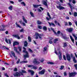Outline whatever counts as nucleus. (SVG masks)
<instances>
[{
    "mask_svg": "<svg viewBox=\"0 0 77 77\" xmlns=\"http://www.w3.org/2000/svg\"><path fill=\"white\" fill-rule=\"evenodd\" d=\"M28 72L31 73V75H33V74H34V72L33 71L29 69L28 70Z\"/></svg>",
    "mask_w": 77,
    "mask_h": 77,
    "instance_id": "9d476101",
    "label": "nucleus"
},
{
    "mask_svg": "<svg viewBox=\"0 0 77 77\" xmlns=\"http://www.w3.org/2000/svg\"><path fill=\"white\" fill-rule=\"evenodd\" d=\"M3 48H4V49H6L7 50H9V48H6V47L5 46H3Z\"/></svg>",
    "mask_w": 77,
    "mask_h": 77,
    "instance_id": "a19ab883",
    "label": "nucleus"
},
{
    "mask_svg": "<svg viewBox=\"0 0 77 77\" xmlns=\"http://www.w3.org/2000/svg\"><path fill=\"white\" fill-rule=\"evenodd\" d=\"M64 76H66V75H67V74L66 72H64Z\"/></svg>",
    "mask_w": 77,
    "mask_h": 77,
    "instance_id": "680f3d73",
    "label": "nucleus"
},
{
    "mask_svg": "<svg viewBox=\"0 0 77 77\" xmlns=\"http://www.w3.org/2000/svg\"><path fill=\"white\" fill-rule=\"evenodd\" d=\"M72 30H73V29L72 28H70L68 29V32H72Z\"/></svg>",
    "mask_w": 77,
    "mask_h": 77,
    "instance_id": "a211bd4d",
    "label": "nucleus"
},
{
    "mask_svg": "<svg viewBox=\"0 0 77 77\" xmlns=\"http://www.w3.org/2000/svg\"><path fill=\"white\" fill-rule=\"evenodd\" d=\"M20 61V59H19L18 60L17 62L16 63H17V64H18L19 63V62Z\"/></svg>",
    "mask_w": 77,
    "mask_h": 77,
    "instance_id": "6e6d98bb",
    "label": "nucleus"
},
{
    "mask_svg": "<svg viewBox=\"0 0 77 77\" xmlns=\"http://www.w3.org/2000/svg\"><path fill=\"white\" fill-rule=\"evenodd\" d=\"M72 35L73 36V37H74V38H75V37H76V35H75V34H72Z\"/></svg>",
    "mask_w": 77,
    "mask_h": 77,
    "instance_id": "3c124183",
    "label": "nucleus"
},
{
    "mask_svg": "<svg viewBox=\"0 0 77 77\" xmlns=\"http://www.w3.org/2000/svg\"><path fill=\"white\" fill-rule=\"evenodd\" d=\"M48 64H51V65H54V63L53 62H48L47 63Z\"/></svg>",
    "mask_w": 77,
    "mask_h": 77,
    "instance_id": "bb28decb",
    "label": "nucleus"
},
{
    "mask_svg": "<svg viewBox=\"0 0 77 77\" xmlns=\"http://www.w3.org/2000/svg\"><path fill=\"white\" fill-rule=\"evenodd\" d=\"M47 50V47H45L44 48L43 50L44 52H45V51H46Z\"/></svg>",
    "mask_w": 77,
    "mask_h": 77,
    "instance_id": "393cba45",
    "label": "nucleus"
},
{
    "mask_svg": "<svg viewBox=\"0 0 77 77\" xmlns=\"http://www.w3.org/2000/svg\"><path fill=\"white\" fill-rule=\"evenodd\" d=\"M32 68H33V69H36L38 68V67L36 66H34L33 65Z\"/></svg>",
    "mask_w": 77,
    "mask_h": 77,
    "instance_id": "473e14b6",
    "label": "nucleus"
},
{
    "mask_svg": "<svg viewBox=\"0 0 77 77\" xmlns=\"http://www.w3.org/2000/svg\"><path fill=\"white\" fill-rule=\"evenodd\" d=\"M5 76H6V77H9V76L8 75V74H7V73L5 74Z\"/></svg>",
    "mask_w": 77,
    "mask_h": 77,
    "instance_id": "774afa93",
    "label": "nucleus"
},
{
    "mask_svg": "<svg viewBox=\"0 0 77 77\" xmlns=\"http://www.w3.org/2000/svg\"><path fill=\"white\" fill-rule=\"evenodd\" d=\"M18 48L19 49V50L20 51H21V47H19Z\"/></svg>",
    "mask_w": 77,
    "mask_h": 77,
    "instance_id": "c03bdc74",
    "label": "nucleus"
},
{
    "mask_svg": "<svg viewBox=\"0 0 77 77\" xmlns=\"http://www.w3.org/2000/svg\"><path fill=\"white\" fill-rule=\"evenodd\" d=\"M22 72L23 73H27V72H26V71L24 70H22Z\"/></svg>",
    "mask_w": 77,
    "mask_h": 77,
    "instance_id": "de8ad7c7",
    "label": "nucleus"
},
{
    "mask_svg": "<svg viewBox=\"0 0 77 77\" xmlns=\"http://www.w3.org/2000/svg\"><path fill=\"white\" fill-rule=\"evenodd\" d=\"M27 41H25L24 42V47H27Z\"/></svg>",
    "mask_w": 77,
    "mask_h": 77,
    "instance_id": "4be33fe9",
    "label": "nucleus"
},
{
    "mask_svg": "<svg viewBox=\"0 0 77 77\" xmlns=\"http://www.w3.org/2000/svg\"><path fill=\"white\" fill-rule=\"evenodd\" d=\"M16 27H19V28H21V26H20L18 24V23L16 22Z\"/></svg>",
    "mask_w": 77,
    "mask_h": 77,
    "instance_id": "6ab92c4d",
    "label": "nucleus"
},
{
    "mask_svg": "<svg viewBox=\"0 0 77 77\" xmlns=\"http://www.w3.org/2000/svg\"><path fill=\"white\" fill-rule=\"evenodd\" d=\"M14 50L18 54H20V52H19V51H17V48H14Z\"/></svg>",
    "mask_w": 77,
    "mask_h": 77,
    "instance_id": "412c9836",
    "label": "nucleus"
},
{
    "mask_svg": "<svg viewBox=\"0 0 77 77\" xmlns=\"http://www.w3.org/2000/svg\"><path fill=\"white\" fill-rule=\"evenodd\" d=\"M8 9H9V10H10V11H12V6H10L8 7Z\"/></svg>",
    "mask_w": 77,
    "mask_h": 77,
    "instance_id": "2f4dec72",
    "label": "nucleus"
},
{
    "mask_svg": "<svg viewBox=\"0 0 77 77\" xmlns=\"http://www.w3.org/2000/svg\"><path fill=\"white\" fill-rule=\"evenodd\" d=\"M28 50L29 51V52H30V53H33V51L30 48H29Z\"/></svg>",
    "mask_w": 77,
    "mask_h": 77,
    "instance_id": "ea45409f",
    "label": "nucleus"
},
{
    "mask_svg": "<svg viewBox=\"0 0 77 77\" xmlns=\"http://www.w3.org/2000/svg\"><path fill=\"white\" fill-rule=\"evenodd\" d=\"M12 36L14 37H15V38H17V39H20V37L19 36V35H12Z\"/></svg>",
    "mask_w": 77,
    "mask_h": 77,
    "instance_id": "6e6552de",
    "label": "nucleus"
},
{
    "mask_svg": "<svg viewBox=\"0 0 77 77\" xmlns=\"http://www.w3.org/2000/svg\"><path fill=\"white\" fill-rule=\"evenodd\" d=\"M69 26H71V25H72V23H71V22H69Z\"/></svg>",
    "mask_w": 77,
    "mask_h": 77,
    "instance_id": "4d7b16f0",
    "label": "nucleus"
},
{
    "mask_svg": "<svg viewBox=\"0 0 77 77\" xmlns=\"http://www.w3.org/2000/svg\"><path fill=\"white\" fill-rule=\"evenodd\" d=\"M69 5V7L71 9H72V6H71V5L69 3L68 4Z\"/></svg>",
    "mask_w": 77,
    "mask_h": 77,
    "instance_id": "864d4df0",
    "label": "nucleus"
},
{
    "mask_svg": "<svg viewBox=\"0 0 77 77\" xmlns=\"http://www.w3.org/2000/svg\"><path fill=\"white\" fill-rule=\"evenodd\" d=\"M5 42H7V43L8 44L9 43V42H8V39H7V38H6L5 39Z\"/></svg>",
    "mask_w": 77,
    "mask_h": 77,
    "instance_id": "8fccbe9b",
    "label": "nucleus"
},
{
    "mask_svg": "<svg viewBox=\"0 0 77 77\" xmlns=\"http://www.w3.org/2000/svg\"><path fill=\"white\" fill-rule=\"evenodd\" d=\"M60 69H61V70H62V69H63V68H64V66H60Z\"/></svg>",
    "mask_w": 77,
    "mask_h": 77,
    "instance_id": "58836bf2",
    "label": "nucleus"
},
{
    "mask_svg": "<svg viewBox=\"0 0 77 77\" xmlns=\"http://www.w3.org/2000/svg\"><path fill=\"white\" fill-rule=\"evenodd\" d=\"M74 17H77V13L76 12H75L74 13Z\"/></svg>",
    "mask_w": 77,
    "mask_h": 77,
    "instance_id": "37998d69",
    "label": "nucleus"
},
{
    "mask_svg": "<svg viewBox=\"0 0 77 77\" xmlns=\"http://www.w3.org/2000/svg\"><path fill=\"white\" fill-rule=\"evenodd\" d=\"M28 67V68H30V67H33V65H28L27 66Z\"/></svg>",
    "mask_w": 77,
    "mask_h": 77,
    "instance_id": "79ce46f5",
    "label": "nucleus"
},
{
    "mask_svg": "<svg viewBox=\"0 0 77 77\" xmlns=\"http://www.w3.org/2000/svg\"><path fill=\"white\" fill-rule=\"evenodd\" d=\"M49 18H48V17H46V18L47 20L48 21H49V20H50V19H51V18H50V17H49Z\"/></svg>",
    "mask_w": 77,
    "mask_h": 77,
    "instance_id": "a18cd8bd",
    "label": "nucleus"
},
{
    "mask_svg": "<svg viewBox=\"0 0 77 77\" xmlns=\"http://www.w3.org/2000/svg\"><path fill=\"white\" fill-rule=\"evenodd\" d=\"M33 7H34V8H38V6H41V5H33Z\"/></svg>",
    "mask_w": 77,
    "mask_h": 77,
    "instance_id": "f8f14e48",
    "label": "nucleus"
},
{
    "mask_svg": "<svg viewBox=\"0 0 77 77\" xmlns=\"http://www.w3.org/2000/svg\"><path fill=\"white\" fill-rule=\"evenodd\" d=\"M19 44V42H17L15 41L14 42H13V46H15V45H18Z\"/></svg>",
    "mask_w": 77,
    "mask_h": 77,
    "instance_id": "ddd939ff",
    "label": "nucleus"
},
{
    "mask_svg": "<svg viewBox=\"0 0 77 77\" xmlns=\"http://www.w3.org/2000/svg\"><path fill=\"white\" fill-rule=\"evenodd\" d=\"M14 71H17V68H15L14 69Z\"/></svg>",
    "mask_w": 77,
    "mask_h": 77,
    "instance_id": "69168bd1",
    "label": "nucleus"
},
{
    "mask_svg": "<svg viewBox=\"0 0 77 77\" xmlns=\"http://www.w3.org/2000/svg\"><path fill=\"white\" fill-rule=\"evenodd\" d=\"M38 58H35L34 59L33 63H35V64H36L37 65H38L40 63V62L38 61Z\"/></svg>",
    "mask_w": 77,
    "mask_h": 77,
    "instance_id": "20e7f679",
    "label": "nucleus"
},
{
    "mask_svg": "<svg viewBox=\"0 0 77 77\" xmlns=\"http://www.w3.org/2000/svg\"><path fill=\"white\" fill-rule=\"evenodd\" d=\"M21 4L22 5V6H26V4H25L24 2H21Z\"/></svg>",
    "mask_w": 77,
    "mask_h": 77,
    "instance_id": "c756f323",
    "label": "nucleus"
},
{
    "mask_svg": "<svg viewBox=\"0 0 77 77\" xmlns=\"http://www.w3.org/2000/svg\"><path fill=\"white\" fill-rule=\"evenodd\" d=\"M43 29L44 30H45V31H47V27L46 26H44L43 27Z\"/></svg>",
    "mask_w": 77,
    "mask_h": 77,
    "instance_id": "c85d7f7f",
    "label": "nucleus"
},
{
    "mask_svg": "<svg viewBox=\"0 0 77 77\" xmlns=\"http://www.w3.org/2000/svg\"><path fill=\"white\" fill-rule=\"evenodd\" d=\"M58 57L59 60H61L62 59V54L60 52H59L58 53Z\"/></svg>",
    "mask_w": 77,
    "mask_h": 77,
    "instance_id": "0eeeda50",
    "label": "nucleus"
},
{
    "mask_svg": "<svg viewBox=\"0 0 77 77\" xmlns=\"http://www.w3.org/2000/svg\"><path fill=\"white\" fill-rule=\"evenodd\" d=\"M73 61L74 62V63H76V60H75V57H74L73 58Z\"/></svg>",
    "mask_w": 77,
    "mask_h": 77,
    "instance_id": "4c0bfd02",
    "label": "nucleus"
},
{
    "mask_svg": "<svg viewBox=\"0 0 77 77\" xmlns=\"http://www.w3.org/2000/svg\"><path fill=\"white\" fill-rule=\"evenodd\" d=\"M71 57H70V55L69 54H68V60L69 62H71Z\"/></svg>",
    "mask_w": 77,
    "mask_h": 77,
    "instance_id": "4468645a",
    "label": "nucleus"
},
{
    "mask_svg": "<svg viewBox=\"0 0 77 77\" xmlns=\"http://www.w3.org/2000/svg\"><path fill=\"white\" fill-rule=\"evenodd\" d=\"M11 61H12V65H15L14 63V60H11Z\"/></svg>",
    "mask_w": 77,
    "mask_h": 77,
    "instance_id": "603ef678",
    "label": "nucleus"
},
{
    "mask_svg": "<svg viewBox=\"0 0 77 77\" xmlns=\"http://www.w3.org/2000/svg\"><path fill=\"white\" fill-rule=\"evenodd\" d=\"M57 7L58 9H60V10L65 9V8L61 6V5H59V6H57Z\"/></svg>",
    "mask_w": 77,
    "mask_h": 77,
    "instance_id": "423d86ee",
    "label": "nucleus"
},
{
    "mask_svg": "<svg viewBox=\"0 0 77 77\" xmlns=\"http://www.w3.org/2000/svg\"><path fill=\"white\" fill-rule=\"evenodd\" d=\"M22 24H23V26H26V23H23Z\"/></svg>",
    "mask_w": 77,
    "mask_h": 77,
    "instance_id": "338daca9",
    "label": "nucleus"
},
{
    "mask_svg": "<svg viewBox=\"0 0 77 77\" xmlns=\"http://www.w3.org/2000/svg\"><path fill=\"white\" fill-rule=\"evenodd\" d=\"M45 69H43V70H42L41 72H39L38 73L39 74H41V75L44 74L45 73Z\"/></svg>",
    "mask_w": 77,
    "mask_h": 77,
    "instance_id": "1a4fd4ad",
    "label": "nucleus"
},
{
    "mask_svg": "<svg viewBox=\"0 0 77 77\" xmlns=\"http://www.w3.org/2000/svg\"><path fill=\"white\" fill-rule=\"evenodd\" d=\"M28 39L30 42L32 41V39H31V38H30V36H28Z\"/></svg>",
    "mask_w": 77,
    "mask_h": 77,
    "instance_id": "cd10ccee",
    "label": "nucleus"
},
{
    "mask_svg": "<svg viewBox=\"0 0 77 77\" xmlns=\"http://www.w3.org/2000/svg\"><path fill=\"white\" fill-rule=\"evenodd\" d=\"M51 30H52V31H53V32L54 33V32H55V31H54V29L52 28H51Z\"/></svg>",
    "mask_w": 77,
    "mask_h": 77,
    "instance_id": "49530a36",
    "label": "nucleus"
},
{
    "mask_svg": "<svg viewBox=\"0 0 77 77\" xmlns=\"http://www.w3.org/2000/svg\"><path fill=\"white\" fill-rule=\"evenodd\" d=\"M23 53H25L27 54L23 56L25 59H26V57H29V53H28V52L26 51L23 50Z\"/></svg>",
    "mask_w": 77,
    "mask_h": 77,
    "instance_id": "f03ea898",
    "label": "nucleus"
},
{
    "mask_svg": "<svg viewBox=\"0 0 77 77\" xmlns=\"http://www.w3.org/2000/svg\"><path fill=\"white\" fill-rule=\"evenodd\" d=\"M61 35L62 36V38H63V39H66V38H67L66 36V35H63V34L62 33H61Z\"/></svg>",
    "mask_w": 77,
    "mask_h": 77,
    "instance_id": "9b49d317",
    "label": "nucleus"
},
{
    "mask_svg": "<svg viewBox=\"0 0 77 77\" xmlns=\"http://www.w3.org/2000/svg\"><path fill=\"white\" fill-rule=\"evenodd\" d=\"M66 47V43H64L63 47Z\"/></svg>",
    "mask_w": 77,
    "mask_h": 77,
    "instance_id": "052dcab7",
    "label": "nucleus"
},
{
    "mask_svg": "<svg viewBox=\"0 0 77 77\" xmlns=\"http://www.w3.org/2000/svg\"><path fill=\"white\" fill-rule=\"evenodd\" d=\"M23 20L24 21V22L25 23H27V20L25 19V18L24 17H23Z\"/></svg>",
    "mask_w": 77,
    "mask_h": 77,
    "instance_id": "5701e85b",
    "label": "nucleus"
},
{
    "mask_svg": "<svg viewBox=\"0 0 77 77\" xmlns=\"http://www.w3.org/2000/svg\"><path fill=\"white\" fill-rule=\"evenodd\" d=\"M38 29H42V26L40 25H38Z\"/></svg>",
    "mask_w": 77,
    "mask_h": 77,
    "instance_id": "f704fd0d",
    "label": "nucleus"
},
{
    "mask_svg": "<svg viewBox=\"0 0 77 77\" xmlns=\"http://www.w3.org/2000/svg\"><path fill=\"white\" fill-rule=\"evenodd\" d=\"M59 1H60V3H63V2L65 1L64 0H59Z\"/></svg>",
    "mask_w": 77,
    "mask_h": 77,
    "instance_id": "5fc2aeb1",
    "label": "nucleus"
},
{
    "mask_svg": "<svg viewBox=\"0 0 77 77\" xmlns=\"http://www.w3.org/2000/svg\"><path fill=\"white\" fill-rule=\"evenodd\" d=\"M47 2H45V1H43V3L45 5V6H47Z\"/></svg>",
    "mask_w": 77,
    "mask_h": 77,
    "instance_id": "f3484780",
    "label": "nucleus"
},
{
    "mask_svg": "<svg viewBox=\"0 0 77 77\" xmlns=\"http://www.w3.org/2000/svg\"><path fill=\"white\" fill-rule=\"evenodd\" d=\"M77 74V73L75 72H74L73 73H69V77H74L75 75Z\"/></svg>",
    "mask_w": 77,
    "mask_h": 77,
    "instance_id": "39448f33",
    "label": "nucleus"
},
{
    "mask_svg": "<svg viewBox=\"0 0 77 77\" xmlns=\"http://www.w3.org/2000/svg\"><path fill=\"white\" fill-rule=\"evenodd\" d=\"M11 54H12V56H14V57H15V53L12 51H11Z\"/></svg>",
    "mask_w": 77,
    "mask_h": 77,
    "instance_id": "b1692460",
    "label": "nucleus"
},
{
    "mask_svg": "<svg viewBox=\"0 0 77 77\" xmlns=\"http://www.w3.org/2000/svg\"><path fill=\"white\" fill-rule=\"evenodd\" d=\"M24 31V29H22L21 30H20V32H23Z\"/></svg>",
    "mask_w": 77,
    "mask_h": 77,
    "instance_id": "0e129e2a",
    "label": "nucleus"
},
{
    "mask_svg": "<svg viewBox=\"0 0 77 77\" xmlns=\"http://www.w3.org/2000/svg\"><path fill=\"white\" fill-rule=\"evenodd\" d=\"M35 38L36 39H38V37L40 39H42V37L43 36V35L42 34H39L38 32L35 33Z\"/></svg>",
    "mask_w": 77,
    "mask_h": 77,
    "instance_id": "f257e3e1",
    "label": "nucleus"
},
{
    "mask_svg": "<svg viewBox=\"0 0 77 77\" xmlns=\"http://www.w3.org/2000/svg\"><path fill=\"white\" fill-rule=\"evenodd\" d=\"M74 66L75 67V69H77V64H75L74 65Z\"/></svg>",
    "mask_w": 77,
    "mask_h": 77,
    "instance_id": "13d9d810",
    "label": "nucleus"
},
{
    "mask_svg": "<svg viewBox=\"0 0 77 77\" xmlns=\"http://www.w3.org/2000/svg\"><path fill=\"white\" fill-rule=\"evenodd\" d=\"M0 31H4V30H5V29H0Z\"/></svg>",
    "mask_w": 77,
    "mask_h": 77,
    "instance_id": "e2e57ef3",
    "label": "nucleus"
},
{
    "mask_svg": "<svg viewBox=\"0 0 77 77\" xmlns=\"http://www.w3.org/2000/svg\"><path fill=\"white\" fill-rule=\"evenodd\" d=\"M72 3H73V4H75L76 2H75V0H72Z\"/></svg>",
    "mask_w": 77,
    "mask_h": 77,
    "instance_id": "09e8293b",
    "label": "nucleus"
},
{
    "mask_svg": "<svg viewBox=\"0 0 77 77\" xmlns=\"http://www.w3.org/2000/svg\"><path fill=\"white\" fill-rule=\"evenodd\" d=\"M21 75H23V74L22 73V72H16L15 73V74L14 75V76H16V77H20L21 76Z\"/></svg>",
    "mask_w": 77,
    "mask_h": 77,
    "instance_id": "7ed1b4c3",
    "label": "nucleus"
},
{
    "mask_svg": "<svg viewBox=\"0 0 77 77\" xmlns=\"http://www.w3.org/2000/svg\"><path fill=\"white\" fill-rule=\"evenodd\" d=\"M30 14L32 17H34V14H33V13L30 12Z\"/></svg>",
    "mask_w": 77,
    "mask_h": 77,
    "instance_id": "72a5a7b5",
    "label": "nucleus"
},
{
    "mask_svg": "<svg viewBox=\"0 0 77 77\" xmlns=\"http://www.w3.org/2000/svg\"><path fill=\"white\" fill-rule=\"evenodd\" d=\"M47 14L48 16L50 18H51V16H50V14L48 12H47Z\"/></svg>",
    "mask_w": 77,
    "mask_h": 77,
    "instance_id": "c9c22d12",
    "label": "nucleus"
},
{
    "mask_svg": "<svg viewBox=\"0 0 77 77\" xmlns=\"http://www.w3.org/2000/svg\"><path fill=\"white\" fill-rule=\"evenodd\" d=\"M70 37L72 41V42L73 43H74V39H73V38L70 35Z\"/></svg>",
    "mask_w": 77,
    "mask_h": 77,
    "instance_id": "aec40b11",
    "label": "nucleus"
},
{
    "mask_svg": "<svg viewBox=\"0 0 77 77\" xmlns=\"http://www.w3.org/2000/svg\"><path fill=\"white\" fill-rule=\"evenodd\" d=\"M60 31H58L57 32V33H56V32H54V34H55L57 36H58L60 34Z\"/></svg>",
    "mask_w": 77,
    "mask_h": 77,
    "instance_id": "dca6fc26",
    "label": "nucleus"
},
{
    "mask_svg": "<svg viewBox=\"0 0 77 77\" xmlns=\"http://www.w3.org/2000/svg\"><path fill=\"white\" fill-rule=\"evenodd\" d=\"M63 57L64 59V60H66V57H65V55H63Z\"/></svg>",
    "mask_w": 77,
    "mask_h": 77,
    "instance_id": "bf43d9fd",
    "label": "nucleus"
},
{
    "mask_svg": "<svg viewBox=\"0 0 77 77\" xmlns=\"http://www.w3.org/2000/svg\"><path fill=\"white\" fill-rule=\"evenodd\" d=\"M48 24H49L50 26H53V27H55V24L54 23H50V22H48Z\"/></svg>",
    "mask_w": 77,
    "mask_h": 77,
    "instance_id": "2eb2a0df",
    "label": "nucleus"
},
{
    "mask_svg": "<svg viewBox=\"0 0 77 77\" xmlns=\"http://www.w3.org/2000/svg\"><path fill=\"white\" fill-rule=\"evenodd\" d=\"M44 58H42L41 60H40V62H42V63H43V62H44Z\"/></svg>",
    "mask_w": 77,
    "mask_h": 77,
    "instance_id": "e433bc0d",
    "label": "nucleus"
},
{
    "mask_svg": "<svg viewBox=\"0 0 77 77\" xmlns=\"http://www.w3.org/2000/svg\"><path fill=\"white\" fill-rule=\"evenodd\" d=\"M37 23L38 24H39V25H41V24H42V22H41L39 20L37 21Z\"/></svg>",
    "mask_w": 77,
    "mask_h": 77,
    "instance_id": "a878e982",
    "label": "nucleus"
},
{
    "mask_svg": "<svg viewBox=\"0 0 77 77\" xmlns=\"http://www.w3.org/2000/svg\"><path fill=\"white\" fill-rule=\"evenodd\" d=\"M57 41H58V39H55L54 40V43H56V42H57Z\"/></svg>",
    "mask_w": 77,
    "mask_h": 77,
    "instance_id": "7c9ffc66",
    "label": "nucleus"
}]
</instances>
